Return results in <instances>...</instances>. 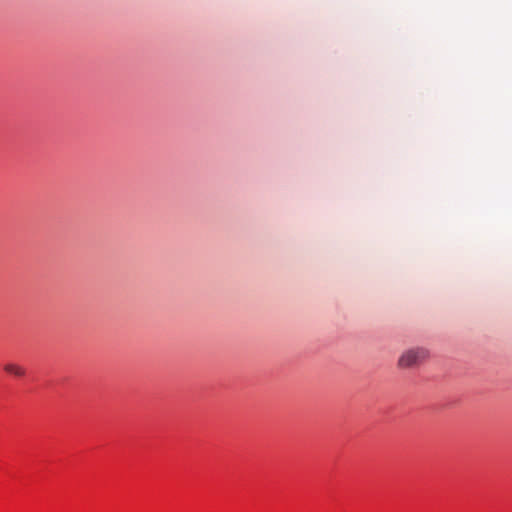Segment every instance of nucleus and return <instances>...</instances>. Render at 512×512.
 <instances>
[{
  "mask_svg": "<svg viewBox=\"0 0 512 512\" xmlns=\"http://www.w3.org/2000/svg\"><path fill=\"white\" fill-rule=\"evenodd\" d=\"M429 356L428 351L422 347L410 348L404 351L398 359V367L412 368L423 363Z\"/></svg>",
  "mask_w": 512,
  "mask_h": 512,
  "instance_id": "1",
  "label": "nucleus"
},
{
  "mask_svg": "<svg viewBox=\"0 0 512 512\" xmlns=\"http://www.w3.org/2000/svg\"><path fill=\"white\" fill-rule=\"evenodd\" d=\"M3 369L8 374L13 375L18 378H22L26 375V369L23 366L16 364V363H12V362L6 363L3 366Z\"/></svg>",
  "mask_w": 512,
  "mask_h": 512,
  "instance_id": "2",
  "label": "nucleus"
}]
</instances>
